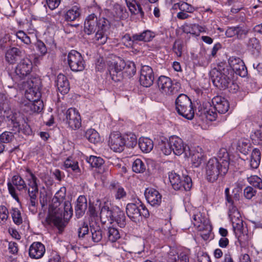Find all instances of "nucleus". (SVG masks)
<instances>
[{"instance_id":"1","label":"nucleus","mask_w":262,"mask_h":262,"mask_svg":"<svg viewBox=\"0 0 262 262\" xmlns=\"http://www.w3.org/2000/svg\"><path fill=\"white\" fill-rule=\"evenodd\" d=\"M66 196V188H60L55 194L52 200L49 214L46 219L49 224H53L60 230L66 226L65 221L69 220L73 215L71 203L67 201L61 202Z\"/></svg>"},{"instance_id":"2","label":"nucleus","mask_w":262,"mask_h":262,"mask_svg":"<svg viewBox=\"0 0 262 262\" xmlns=\"http://www.w3.org/2000/svg\"><path fill=\"white\" fill-rule=\"evenodd\" d=\"M229 162L220 158L210 159L206 166V177L211 183L216 181L219 177L224 176L229 168Z\"/></svg>"},{"instance_id":"3","label":"nucleus","mask_w":262,"mask_h":262,"mask_svg":"<svg viewBox=\"0 0 262 262\" xmlns=\"http://www.w3.org/2000/svg\"><path fill=\"white\" fill-rule=\"evenodd\" d=\"M228 70L220 64L210 71L211 80L214 85L220 89H226L232 82V79L227 74Z\"/></svg>"},{"instance_id":"4","label":"nucleus","mask_w":262,"mask_h":262,"mask_svg":"<svg viewBox=\"0 0 262 262\" xmlns=\"http://www.w3.org/2000/svg\"><path fill=\"white\" fill-rule=\"evenodd\" d=\"M228 215L232 222L234 233L238 236V240L241 247L246 246L247 243L244 239H247L248 236L247 234H243V221L237 208H232L231 210H228Z\"/></svg>"},{"instance_id":"5","label":"nucleus","mask_w":262,"mask_h":262,"mask_svg":"<svg viewBox=\"0 0 262 262\" xmlns=\"http://www.w3.org/2000/svg\"><path fill=\"white\" fill-rule=\"evenodd\" d=\"M176 108L178 114L188 120H191L194 115L192 103L189 98L181 94L176 100Z\"/></svg>"},{"instance_id":"6","label":"nucleus","mask_w":262,"mask_h":262,"mask_svg":"<svg viewBox=\"0 0 262 262\" xmlns=\"http://www.w3.org/2000/svg\"><path fill=\"white\" fill-rule=\"evenodd\" d=\"M24 80L19 84L21 85V88L25 91L26 98L32 99V96H34V95H36L37 97H40L39 89L41 82L39 77L35 74H31Z\"/></svg>"},{"instance_id":"7","label":"nucleus","mask_w":262,"mask_h":262,"mask_svg":"<svg viewBox=\"0 0 262 262\" xmlns=\"http://www.w3.org/2000/svg\"><path fill=\"white\" fill-rule=\"evenodd\" d=\"M169 180L172 188L176 190L189 191L192 185V180L188 176L181 177L175 173H169Z\"/></svg>"},{"instance_id":"8","label":"nucleus","mask_w":262,"mask_h":262,"mask_svg":"<svg viewBox=\"0 0 262 262\" xmlns=\"http://www.w3.org/2000/svg\"><path fill=\"white\" fill-rule=\"evenodd\" d=\"M111 25L110 21L102 17L97 19L96 32L93 38L94 42L98 45H104L108 38Z\"/></svg>"},{"instance_id":"9","label":"nucleus","mask_w":262,"mask_h":262,"mask_svg":"<svg viewBox=\"0 0 262 262\" xmlns=\"http://www.w3.org/2000/svg\"><path fill=\"white\" fill-rule=\"evenodd\" d=\"M157 85L159 91L166 95L177 94L181 88L179 82L173 83L170 78L165 76L159 77L157 81Z\"/></svg>"},{"instance_id":"10","label":"nucleus","mask_w":262,"mask_h":262,"mask_svg":"<svg viewBox=\"0 0 262 262\" xmlns=\"http://www.w3.org/2000/svg\"><path fill=\"white\" fill-rule=\"evenodd\" d=\"M32 63L28 58L21 60L15 68V71L12 75V79L16 83L25 79L31 75L32 70Z\"/></svg>"},{"instance_id":"11","label":"nucleus","mask_w":262,"mask_h":262,"mask_svg":"<svg viewBox=\"0 0 262 262\" xmlns=\"http://www.w3.org/2000/svg\"><path fill=\"white\" fill-rule=\"evenodd\" d=\"M68 63L71 70L74 72L82 71L85 68V62L82 56L76 50H72L69 53Z\"/></svg>"},{"instance_id":"12","label":"nucleus","mask_w":262,"mask_h":262,"mask_svg":"<svg viewBox=\"0 0 262 262\" xmlns=\"http://www.w3.org/2000/svg\"><path fill=\"white\" fill-rule=\"evenodd\" d=\"M124 61L120 58H117L113 61L110 62L108 65V71L112 79L117 82L122 79V70L125 68Z\"/></svg>"},{"instance_id":"13","label":"nucleus","mask_w":262,"mask_h":262,"mask_svg":"<svg viewBox=\"0 0 262 262\" xmlns=\"http://www.w3.org/2000/svg\"><path fill=\"white\" fill-rule=\"evenodd\" d=\"M9 118L10 119H9L8 125L13 133L16 134L21 131L26 135L30 134L31 129L30 126L25 122L23 124H21V120L19 117L17 116L16 114H12L11 113Z\"/></svg>"},{"instance_id":"14","label":"nucleus","mask_w":262,"mask_h":262,"mask_svg":"<svg viewBox=\"0 0 262 262\" xmlns=\"http://www.w3.org/2000/svg\"><path fill=\"white\" fill-rule=\"evenodd\" d=\"M65 121L72 129H76L81 126V117L78 111L75 108H69L65 113Z\"/></svg>"},{"instance_id":"15","label":"nucleus","mask_w":262,"mask_h":262,"mask_svg":"<svg viewBox=\"0 0 262 262\" xmlns=\"http://www.w3.org/2000/svg\"><path fill=\"white\" fill-rule=\"evenodd\" d=\"M154 79L152 68L148 66H142L139 78L140 84L144 87H149L153 84Z\"/></svg>"},{"instance_id":"16","label":"nucleus","mask_w":262,"mask_h":262,"mask_svg":"<svg viewBox=\"0 0 262 262\" xmlns=\"http://www.w3.org/2000/svg\"><path fill=\"white\" fill-rule=\"evenodd\" d=\"M39 98L40 97H37L36 95L32 96V99L26 98L28 101L22 105L24 111L29 113L40 112L43 105Z\"/></svg>"},{"instance_id":"17","label":"nucleus","mask_w":262,"mask_h":262,"mask_svg":"<svg viewBox=\"0 0 262 262\" xmlns=\"http://www.w3.org/2000/svg\"><path fill=\"white\" fill-rule=\"evenodd\" d=\"M228 62L233 71L241 77L247 75V70L244 61L239 57L232 56L228 59Z\"/></svg>"},{"instance_id":"18","label":"nucleus","mask_w":262,"mask_h":262,"mask_svg":"<svg viewBox=\"0 0 262 262\" xmlns=\"http://www.w3.org/2000/svg\"><path fill=\"white\" fill-rule=\"evenodd\" d=\"M108 144L112 150L120 152L123 150L125 142L119 133L115 132L110 135Z\"/></svg>"},{"instance_id":"19","label":"nucleus","mask_w":262,"mask_h":262,"mask_svg":"<svg viewBox=\"0 0 262 262\" xmlns=\"http://www.w3.org/2000/svg\"><path fill=\"white\" fill-rule=\"evenodd\" d=\"M170 145L173 153L176 155H181L184 153L187 157V152H189V147L184 145L183 140L178 137L172 136L170 137Z\"/></svg>"},{"instance_id":"20","label":"nucleus","mask_w":262,"mask_h":262,"mask_svg":"<svg viewBox=\"0 0 262 262\" xmlns=\"http://www.w3.org/2000/svg\"><path fill=\"white\" fill-rule=\"evenodd\" d=\"M154 36L153 32L149 30H146L140 34H133L132 36L129 34H126L123 37V40L134 43L138 41H149Z\"/></svg>"},{"instance_id":"21","label":"nucleus","mask_w":262,"mask_h":262,"mask_svg":"<svg viewBox=\"0 0 262 262\" xmlns=\"http://www.w3.org/2000/svg\"><path fill=\"white\" fill-rule=\"evenodd\" d=\"M38 193V188H28L27 206L29 210L34 214L37 212Z\"/></svg>"},{"instance_id":"22","label":"nucleus","mask_w":262,"mask_h":262,"mask_svg":"<svg viewBox=\"0 0 262 262\" xmlns=\"http://www.w3.org/2000/svg\"><path fill=\"white\" fill-rule=\"evenodd\" d=\"M144 195L148 203L152 206H159L162 201V195L158 190L152 188H146Z\"/></svg>"},{"instance_id":"23","label":"nucleus","mask_w":262,"mask_h":262,"mask_svg":"<svg viewBox=\"0 0 262 262\" xmlns=\"http://www.w3.org/2000/svg\"><path fill=\"white\" fill-rule=\"evenodd\" d=\"M117 206L110 207L108 205L105 203L101 208L100 212V219L103 224L107 222L112 223L113 222V216Z\"/></svg>"},{"instance_id":"24","label":"nucleus","mask_w":262,"mask_h":262,"mask_svg":"<svg viewBox=\"0 0 262 262\" xmlns=\"http://www.w3.org/2000/svg\"><path fill=\"white\" fill-rule=\"evenodd\" d=\"M126 213L127 216L135 223H139L142 220L140 213V203L127 204L126 206Z\"/></svg>"},{"instance_id":"25","label":"nucleus","mask_w":262,"mask_h":262,"mask_svg":"<svg viewBox=\"0 0 262 262\" xmlns=\"http://www.w3.org/2000/svg\"><path fill=\"white\" fill-rule=\"evenodd\" d=\"M214 110L220 114L226 113L229 108L228 101L221 96L214 97L212 99Z\"/></svg>"},{"instance_id":"26","label":"nucleus","mask_w":262,"mask_h":262,"mask_svg":"<svg viewBox=\"0 0 262 262\" xmlns=\"http://www.w3.org/2000/svg\"><path fill=\"white\" fill-rule=\"evenodd\" d=\"M226 204L228 206V210L232 208H237L235 205V202L239 200L241 192L238 189L233 190L232 194L230 193L229 188H226L225 190Z\"/></svg>"},{"instance_id":"27","label":"nucleus","mask_w":262,"mask_h":262,"mask_svg":"<svg viewBox=\"0 0 262 262\" xmlns=\"http://www.w3.org/2000/svg\"><path fill=\"white\" fill-rule=\"evenodd\" d=\"M46 251L45 246L40 242H34L29 248V254L34 259L41 258Z\"/></svg>"},{"instance_id":"28","label":"nucleus","mask_w":262,"mask_h":262,"mask_svg":"<svg viewBox=\"0 0 262 262\" xmlns=\"http://www.w3.org/2000/svg\"><path fill=\"white\" fill-rule=\"evenodd\" d=\"M24 51L16 47L10 48L5 53V59L10 64H13L23 56Z\"/></svg>"},{"instance_id":"29","label":"nucleus","mask_w":262,"mask_h":262,"mask_svg":"<svg viewBox=\"0 0 262 262\" xmlns=\"http://www.w3.org/2000/svg\"><path fill=\"white\" fill-rule=\"evenodd\" d=\"M168 258L170 262H189V252L185 251L177 254L176 251L172 249L168 253Z\"/></svg>"},{"instance_id":"30","label":"nucleus","mask_w":262,"mask_h":262,"mask_svg":"<svg viewBox=\"0 0 262 262\" xmlns=\"http://www.w3.org/2000/svg\"><path fill=\"white\" fill-rule=\"evenodd\" d=\"M97 17L94 14H91L86 18L84 24V31L88 35L96 32L97 29Z\"/></svg>"},{"instance_id":"31","label":"nucleus","mask_w":262,"mask_h":262,"mask_svg":"<svg viewBox=\"0 0 262 262\" xmlns=\"http://www.w3.org/2000/svg\"><path fill=\"white\" fill-rule=\"evenodd\" d=\"M201 148L197 149H190L187 152V156H190L191 161L193 166L195 167H199L204 160V155L202 152Z\"/></svg>"},{"instance_id":"32","label":"nucleus","mask_w":262,"mask_h":262,"mask_svg":"<svg viewBox=\"0 0 262 262\" xmlns=\"http://www.w3.org/2000/svg\"><path fill=\"white\" fill-rule=\"evenodd\" d=\"M56 85L58 91L61 94H65L70 90V84L68 78L63 74L58 75L56 80Z\"/></svg>"},{"instance_id":"33","label":"nucleus","mask_w":262,"mask_h":262,"mask_svg":"<svg viewBox=\"0 0 262 262\" xmlns=\"http://www.w3.org/2000/svg\"><path fill=\"white\" fill-rule=\"evenodd\" d=\"M87 200L84 195H80L78 197L76 202L75 207L76 216L78 218L82 216L87 209Z\"/></svg>"},{"instance_id":"34","label":"nucleus","mask_w":262,"mask_h":262,"mask_svg":"<svg viewBox=\"0 0 262 262\" xmlns=\"http://www.w3.org/2000/svg\"><path fill=\"white\" fill-rule=\"evenodd\" d=\"M109 189L114 193L115 197L117 200L123 199L126 195V193L124 188L121 187L118 182H113L111 183Z\"/></svg>"},{"instance_id":"35","label":"nucleus","mask_w":262,"mask_h":262,"mask_svg":"<svg viewBox=\"0 0 262 262\" xmlns=\"http://www.w3.org/2000/svg\"><path fill=\"white\" fill-rule=\"evenodd\" d=\"M113 222H115L121 228H124L126 224L125 214L123 211L118 207H117L115 211V214L113 216Z\"/></svg>"},{"instance_id":"36","label":"nucleus","mask_w":262,"mask_h":262,"mask_svg":"<svg viewBox=\"0 0 262 262\" xmlns=\"http://www.w3.org/2000/svg\"><path fill=\"white\" fill-rule=\"evenodd\" d=\"M139 146L144 152H149L154 147L153 141L148 138H140L139 140Z\"/></svg>"},{"instance_id":"37","label":"nucleus","mask_w":262,"mask_h":262,"mask_svg":"<svg viewBox=\"0 0 262 262\" xmlns=\"http://www.w3.org/2000/svg\"><path fill=\"white\" fill-rule=\"evenodd\" d=\"M260 152L259 149L255 148L253 150L250 158V166L251 168L256 169L260 162Z\"/></svg>"},{"instance_id":"38","label":"nucleus","mask_w":262,"mask_h":262,"mask_svg":"<svg viewBox=\"0 0 262 262\" xmlns=\"http://www.w3.org/2000/svg\"><path fill=\"white\" fill-rule=\"evenodd\" d=\"M90 229L93 241L96 243L100 242L102 238V231L100 226L97 224L90 225Z\"/></svg>"},{"instance_id":"39","label":"nucleus","mask_w":262,"mask_h":262,"mask_svg":"<svg viewBox=\"0 0 262 262\" xmlns=\"http://www.w3.org/2000/svg\"><path fill=\"white\" fill-rule=\"evenodd\" d=\"M84 136L90 142L94 144L99 142L100 140L99 134L93 128L88 129L85 133Z\"/></svg>"},{"instance_id":"40","label":"nucleus","mask_w":262,"mask_h":262,"mask_svg":"<svg viewBox=\"0 0 262 262\" xmlns=\"http://www.w3.org/2000/svg\"><path fill=\"white\" fill-rule=\"evenodd\" d=\"M80 16V11L77 6L72 7L69 10L65 15V19L69 21H72L76 20Z\"/></svg>"},{"instance_id":"41","label":"nucleus","mask_w":262,"mask_h":262,"mask_svg":"<svg viewBox=\"0 0 262 262\" xmlns=\"http://www.w3.org/2000/svg\"><path fill=\"white\" fill-rule=\"evenodd\" d=\"M11 113L12 112L9 105L5 103H3L1 108H0V125L3 122L5 118H9Z\"/></svg>"},{"instance_id":"42","label":"nucleus","mask_w":262,"mask_h":262,"mask_svg":"<svg viewBox=\"0 0 262 262\" xmlns=\"http://www.w3.org/2000/svg\"><path fill=\"white\" fill-rule=\"evenodd\" d=\"M125 11L124 7L116 4L114 5L112 13L116 19H121L124 17Z\"/></svg>"},{"instance_id":"43","label":"nucleus","mask_w":262,"mask_h":262,"mask_svg":"<svg viewBox=\"0 0 262 262\" xmlns=\"http://www.w3.org/2000/svg\"><path fill=\"white\" fill-rule=\"evenodd\" d=\"M146 165L140 159H137L134 161L132 165L133 170L136 173H142L146 170Z\"/></svg>"},{"instance_id":"44","label":"nucleus","mask_w":262,"mask_h":262,"mask_svg":"<svg viewBox=\"0 0 262 262\" xmlns=\"http://www.w3.org/2000/svg\"><path fill=\"white\" fill-rule=\"evenodd\" d=\"M12 184L18 190H22L27 187L26 184L23 178L19 176H14L12 180Z\"/></svg>"},{"instance_id":"45","label":"nucleus","mask_w":262,"mask_h":262,"mask_svg":"<svg viewBox=\"0 0 262 262\" xmlns=\"http://www.w3.org/2000/svg\"><path fill=\"white\" fill-rule=\"evenodd\" d=\"M247 46L249 49L253 52L259 53L261 50L259 41L255 37L250 38L247 43Z\"/></svg>"},{"instance_id":"46","label":"nucleus","mask_w":262,"mask_h":262,"mask_svg":"<svg viewBox=\"0 0 262 262\" xmlns=\"http://www.w3.org/2000/svg\"><path fill=\"white\" fill-rule=\"evenodd\" d=\"M251 140L254 144L260 145L262 144V126H259L253 134L251 135Z\"/></svg>"},{"instance_id":"47","label":"nucleus","mask_w":262,"mask_h":262,"mask_svg":"<svg viewBox=\"0 0 262 262\" xmlns=\"http://www.w3.org/2000/svg\"><path fill=\"white\" fill-rule=\"evenodd\" d=\"M107 236L108 240L112 242H116L120 237V233L118 230L114 227H110L108 228Z\"/></svg>"},{"instance_id":"48","label":"nucleus","mask_w":262,"mask_h":262,"mask_svg":"<svg viewBox=\"0 0 262 262\" xmlns=\"http://www.w3.org/2000/svg\"><path fill=\"white\" fill-rule=\"evenodd\" d=\"M64 166L67 168H70L75 173L80 174L81 173L80 169L78 166V163L77 161L67 159L64 162Z\"/></svg>"},{"instance_id":"49","label":"nucleus","mask_w":262,"mask_h":262,"mask_svg":"<svg viewBox=\"0 0 262 262\" xmlns=\"http://www.w3.org/2000/svg\"><path fill=\"white\" fill-rule=\"evenodd\" d=\"M170 144V138L169 140L162 141L159 144L160 148L164 155H169L171 153L172 148Z\"/></svg>"},{"instance_id":"50","label":"nucleus","mask_w":262,"mask_h":262,"mask_svg":"<svg viewBox=\"0 0 262 262\" xmlns=\"http://www.w3.org/2000/svg\"><path fill=\"white\" fill-rule=\"evenodd\" d=\"M14 133L11 132H4L0 135V140L4 144L12 142L14 139Z\"/></svg>"},{"instance_id":"51","label":"nucleus","mask_w":262,"mask_h":262,"mask_svg":"<svg viewBox=\"0 0 262 262\" xmlns=\"http://www.w3.org/2000/svg\"><path fill=\"white\" fill-rule=\"evenodd\" d=\"M87 161L93 167H99L104 163V161L101 158L94 156H91Z\"/></svg>"},{"instance_id":"52","label":"nucleus","mask_w":262,"mask_h":262,"mask_svg":"<svg viewBox=\"0 0 262 262\" xmlns=\"http://www.w3.org/2000/svg\"><path fill=\"white\" fill-rule=\"evenodd\" d=\"M27 172L30 174V178L28 179V188H38L37 178L31 172L30 169H27Z\"/></svg>"},{"instance_id":"53","label":"nucleus","mask_w":262,"mask_h":262,"mask_svg":"<svg viewBox=\"0 0 262 262\" xmlns=\"http://www.w3.org/2000/svg\"><path fill=\"white\" fill-rule=\"evenodd\" d=\"M249 183L253 187L259 189L262 188V180L257 176H252L248 178Z\"/></svg>"},{"instance_id":"54","label":"nucleus","mask_w":262,"mask_h":262,"mask_svg":"<svg viewBox=\"0 0 262 262\" xmlns=\"http://www.w3.org/2000/svg\"><path fill=\"white\" fill-rule=\"evenodd\" d=\"M171 228V225L169 223L167 222L163 227L158 230L164 235L165 238H169L173 234Z\"/></svg>"},{"instance_id":"55","label":"nucleus","mask_w":262,"mask_h":262,"mask_svg":"<svg viewBox=\"0 0 262 262\" xmlns=\"http://www.w3.org/2000/svg\"><path fill=\"white\" fill-rule=\"evenodd\" d=\"M12 217L14 223L16 225H20L23 223L20 211L16 208L12 209Z\"/></svg>"},{"instance_id":"56","label":"nucleus","mask_w":262,"mask_h":262,"mask_svg":"<svg viewBox=\"0 0 262 262\" xmlns=\"http://www.w3.org/2000/svg\"><path fill=\"white\" fill-rule=\"evenodd\" d=\"M123 69L124 73L129 77L134 76L136 72V66L133 62H129L128 64H125V68Z\"/></svg>"},{"instance_id":"57","label":"nucleus","mask_w":262,"mask_h":262,"mask_svg":"<svg viewBox=\"0 0 262 262\" xmlns=\"http://www.w3.org/2000/svg\"><path fill=\"white\" fill-rule=\"evenodd\" d=\"M125 145L128 147L133 148L134 147L137 143V137L135 134H130L127 136L126 140L125 141Z\"/></svg>"},{"instance_id":"58","label":"nucleus","mask_w":262,"mask_h":262,"mask_svg":"<svg viewBox=\"0 0 262 262\" xmlns=\"http://www.w3.org/2000/svg\"><path fill=\"white\" fill-rule=\"evenodd\" d=\"M16 36L17 38L27 45H29L31 43L30 38L23 31L17 32Z\"/></svg>"},{"instance_id":"59","label":"nucleus","mask_w":262,"mask_h":262,"mask_svg":"<svg viewBox=\"0 0 262 262\" xmlns=\"http://www.w3.org/2000/svg\"><path fill=\"white\" fill-rule=\"evenodd\" d=\"M89 228L88 224L83 222L78 230V237L79 238H83L85 235L88 233Z\"/></svg>"},{"instance_id":"60","label":"nucleus","mask_w":262,"mask_h":262,"mask_svg":"<svg viewBox=\"0 0 262 262\" xmlns=\"http://www.w3.org/2000/svg\"><path fill=\"white\" fill-rule=\"evenodd\" d=\"M8 214L7 208L5 206H0V222H5L8 217Z\"/></svg>"},{"instance_id":"61","label":"nucleus","mask_w":262,"mask_h":262,"mask_svg":"<svg viewBox=\"0 0 262 262\" xmlns=\"http://www.w3.org/2000/svg\"><path fill=\"white\" fill-rule=\"evenodd\" d=\"M193 224L194 226L196 227H200L201 224L203 222V219L201 212H198L196 213H194L193 215Z\"/></svg>"},{"instance_id":"62","label":"nucleus","mask_w":262,"mask_h":262,"mask_svg":"<svg viewBox=\"0 0 262 262\" xmlns=\"http://www.w3.org/2000/svg\"><path fill=\"white\" fill-rule=\"evenodd\" d=\"M200 26H184L183 27V31L184 32L188 33H190L193 34H196L199 33L200 31Z\"/></svg>"},{"instance_id":"63","label":"nucleus","mask_w":262,"mask_h":262,"mask_svg":"<svg viewBox=\"0 0 262 262\" xmlns=\"http://www.w3.org/2000/svg\"><path fill=\"white\" fill-rule=\"evenodd\" d=\"M180 10L189 13H192L194 10V8L187 3L180 2Z\"/></svg>"},{"instance_id":"64","label":"nucleus","mask_w":262,"mask_h":262,"mask_svg":"<svg viewBox=\"0 0 262 262\" xmlns=\"http://www.w3.org/2000/svg\"><path fill=\"white\" fill-rule=\"evenodd\" d=\"M182 43L179 41H176L173 46V50L179 57L182 55Z\"/></svg>"}]
</instances>
